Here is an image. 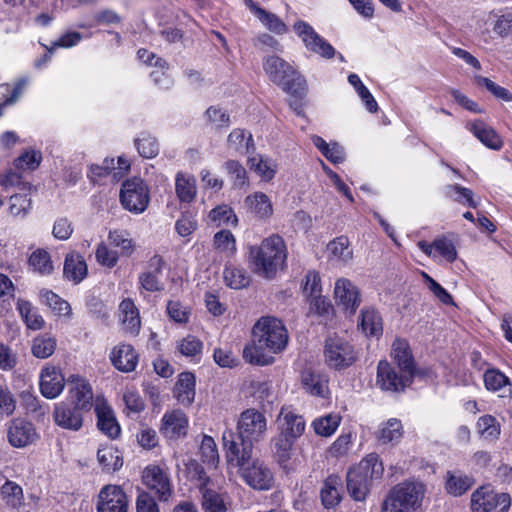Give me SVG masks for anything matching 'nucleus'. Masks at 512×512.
I'll return each mask as SVG.
<instances>
[{"label":"nucleus","mask_w":512,"mask_h":512,"mask_svg":"<svg viewBox=\"0 0 512 512\" xmlns=\"http://www.w3.org/2000/svg\"><path fill=\"white\" fill-rule=\"evenodd\" d=\"M17 310L29 329L38 330L43 327L44 319L29 301L18 299Z\"/></svg>","instance_id":"nucleus-46"},{"label":"nucleus","mask_w":512,"mask_h":512,"mask_svg":"<svg viewBox=\"0 0 512 512\" xmlns=\"http://www.w3.org/2000/svg\"><path fill=\"white\" fill-rule=\"evenodd\" d=\"M66 382L71 404L83 411H89L92 407L93 390L88 380L79 375H70Z\"/></svg>","instance_id":"nucleus-16"},{"label":"nucleus","mask_w":512,"mask_h":512,"mask_svg":"<svg viewBox=\"0 0 512 512\" xmlns=\"http://www.w3.org/2000/svg\"><path fill=\"white\" fill-rule=\"evenodd\" d=\"M248 165L251 170H254L266 181L271 180L275 176L276 164L272 160L264 159L261 155L249 157Z\"/></svg>","instance_id":"nucleus-52"},{"label":"nucleus","mask_w":512,"mask_h":512,"mask_svg":"<svg viewBox=\"0 0 512 512\" xmlns=\"http://www.w3.org/2000/svg\"><path fill=\"white\" fill-rule=\"evenodd\" d=\"M358 465L364 466L363 468L365 469L362 472L366 474L371 481L380 479L383 475L384 467L376 453L368 454Z\"/></svg>","instance_id":"nucleus-61"},{"label":"nucleus","mask_w":512,"mask_h":512,"mask_svg":"<svg viewBox=\"0 0 512 512\" xmlns=\"http://www.w3.org/2000/svg\"><path fill=\"white\" fill-rule=\"evenodd\" d=\"M162 263L163 260L160 256H153L150 260V266L154 267L155 270L144 272L139 276V283L146 291L156 292L163 289V285L158 277V274L161 272Z\"/></svg>","instance_id":"nucleus-39"},{"label":"nucleus","mask_w":512,"mask_h":512,"mask_svg":"<svg viewBox=\"0 0 512 512\" xmlns=\"http://www.w3.org/2000/svg\"><path fill=\"white\" fill-rule=\"evenodd\" d=\"M474 136L479 139L486 147L499 150L502 147V140L496 131L486 125L481 120H476L471 124L470 128Z\"/></svg>","instance_id":"nucleus-35"},{"label":"nucleus","mask_w":512,"mask_h":512,"mask_svg":"<svg viewBox=\"0 0 512 512\" xmlns=\"http://www.w3.org/2000/svg\"><path fill=\"white\" fill-rule=\"evenodd\" d=\"M334 294L338 305H341L346 313L353 315L361 303V295L358 287L346 278H340L335 283Z\"/></svg>","instance_id":"nucleus-18"},{"label":"nucleus","mask_w":512,"mask_h":512,"mask_svg":"<svg viewBox=\"0 0 512 512\" xmlns=\"http://www.w3.org/2000/svg\"><path fill=\"white\" fill-rule=\"evenodd\" d=\"M328 377L325 374L305 370L301 376V383L306 392L313 396L326 398L329 394Z\"/></svg>","instance_id":"nucleus-27"},{"label":"nucleus","mask_w":512,"mask_h":512,"mask_svg":"<svg viewBox=\"0 0 512 512\" xmlns=\"http://www.w3.org/2000/svg\"><path fill=\"white\" fill-rule=\"evenodd\" d=\"M196 378L191 372H182L174 387V397L183 406H190L195 399Z\"/></svg>","instance_id":"nucleus-26"},{"label":"nucleus","mask_w":512,"mask_h":512,"mask_svg":"<svg viewBox=\"0 0 512 512\" xmlns=\"http://www.w3.org/2000/svg\"><path fill=\"white\" fill-rule=\"evenodd\" d=\"M391 355L399 370L404 372L408 370L412 376H415V363L410 346L406 340L396 339L392 344Z\"/></svg>","instance_id":"nucleus-30"},{"label":"nucleus","mask_w":512,"mask_h":512,"mask_svg":"<svg viewBox=\"0 0 512 512\" xmlns=\"http://www.w3.org/2000/svg\"><path fill=\"white\" fill-rule=\"evenodd\" d=\"M119 309L123 315L122 322L125 330L132 335L138 334L141 321L139 311L134 302L130 298H126L120 303Z\"/></svg>","instance_id":"nucleus-36"},{"label":"nucleus","mask_w":512,"mask_h":512,"mask_svg":"<svg viewBox=\"0 0 512 512\" xmlns=\"http://www.w3.org/2000/svg\"><path fill=\"white\" fill-rule=\"evenodd\" d=\"M435 257L437 255L452 263L457 259V250L454 243L447 237H438L433 241Z\"/></svg>","instance_id":"nucleus-64"},{"label":"nucleus","mask_w":512,"mask_h":512,"mask_svg":"<svg viewBox=\"0 0 512 512\" xmlns=\"http://www.w3.org/2000/svg\"><path fill=\"white\" fill-rule=\"evenodd\" d=\"M97 459L103 471L111 473L123 466V459L117 449L112 446H104L98 449Z\"/></svg>","instance_id":"nucleus-41"},{"label":"nucleus","mask_w":512,"mask_h":512,"mask_svg":"<svg viewBox=\"0 0 512 512\" xmlns=\"http://www.w3.org/2000/svg\"><path fill=\"white\" fill-rule=\"evenodd\" d=\"M0 495L6 505L18 508L23 503V490L16 482L7 480L0 488Z\"/></svg>","instance_id":"nucleus-49"},{"label":"nucleus","mask_w":512,"mask_h":512,"mask_svg":"<svg viewBox=\"0 0 512 512\" xmlns=\"http://www.w3.org/2000/svg\"><path fill=\"white\" fill-rule=\"evenodd\" d=\"M65 378L59 368L46 365L40 373V392L47 399H55L58 397L64 387Z\"/></svg>","instance_id":"nucleus-19"},{"label":"nucleus","mask_w":512,"mask_h":512,"mask_svg":"<svg viewBox=\"0 0 512 512\" xmlns=\"http://www.w3.org/2000/svg\"><path fill=\"white\" fill-rule=\"evenodd\" d=\"M208 223L216 226H232L238 225V217L234 210L227 204H220L209 211L207 215Z\"/></svg>","instance_id":"nucleus-37"},{"label":"nucleus","mask_w":512,"mask_h":512,"mask_svg":"<svg viewBox=\"0 0 512 512\" xmlns=\"http://www.w3.org/2000/svg\"><path fill=\"white\" fill-rule=\"evenodd\" d=\"M263 69L269 79L281 87L292 97H302L306 94L305 78L288 62L278 56H268L263 60Z\"/></svg>","instance_id":"nucleus-3"},{"label":"nucleus","mask_w":512,"mask_h":512,"mask_svg":"<svg viewBox=\"0 0 512 512\" xmlns=\"http://www.w3.org/2000/svg\"><path fill=\"white\" fill-rule=\"evenodd\" d=\"M97 512H128L129 497L119 485L103 486L96 500Z\"/></svg>","instance_id":"nucleus-14"},{"label":"nucleus","mask_w":512,"mask_h":512,"mask_svg":"<svg viewBox=\"0 0 512 512\" xmlns=\"http://www.w3.org/2000/svg\"><path fill=\"white\" fill-rule=\"evenodd\" d=\"M474 479L470 476L463 475L461 473H450L447 474L446 489L448 493L454 496H460L469 490L473 484Z\"/></svg>","instance_id":"nucleus-48"},{"label":"nucleus","mask_w":512,"mask_h":512,"mask_svg":"<svg viewBox=\"0 0 512 512\" xmlns=\"http://www.w3.org/2000/svg\"><path fill=\"white\" fill-rule=\"evenodd\" d=\"M363 465H356L347 473V490L350 496L356 501L365 500L372 481L364 474Z\"/></svg>","instance_id":"nucleus-23"},{"label":"nucleus","mask_w":512,"mask_h":512,"mask_svg":"<svg viewBox=\"0 0 512 512\" xmlns=\"http://www.w3.org/2000/svg\"><path fill=\"white\" fill-rule=\"evenodd\" d=\"M98 429L111 439L117 438L121 433L120 425L117 422L114 411L106 403H97L95 406Z\"/></svg>","instance_id":"nucleus-25"},{"label":"nucleus","mask_w":512,"mask_h":512,"mask_svg":"<svg viewBox=\"0 0 512 512\" xmlns=\"http://www.w3.org/2000/svg\"><path fill=\"white\" fill-rule=\"evenodd\" d=\"M56 346L57 342L54 337L42 334L33 339L31 352L36 358L46 359L55 352Z\"/></svg>","instance_id":"nucleus-47"},{"label":"nucleus","mask_w":512,"mask_h":512,"mask_svg":"<svg viewBox=\"0 0 512 512\" xmlns=\"http://www.w3.org/2000/svg\"><path fill=\"white\" fill-rule=\"evenodd\" d=\"M110 360L117 370L128 373L136 369L139 356L132 345L119 344L112 349Z\"/></svg>","instance_id":"nucleus-24"},{"label":"nucleus","mask_w":512,"mask_h":512,"mask_svg":"<svg viewBox=\"0 0 512 512\" xmlns=\"http://www.w3.org/2000/svg\"><path fill=\"white\" fill-rule=\"evenodd\" d=\"M82 409L61 402L55 406L54 421L63 429L78 431L83 425Z\"/></svg>","instance_id":"nucleus-22"},{"label":"nucleus","mask_w":512,"mask_h":512,"mask_svg":"<svg viewBox=\"0 0 512 512\" xmlns=\"http://www.w3.org/2000/svg\"><path fill=\"white\" fill-rule=\"evenodd\" d=\"M8 442L15 448H24L38 439L34 425L24 419H13L7 430Z\"/></svg>","instance_id":"nucleus-17"},{"label":"nucleus","mask_w":512,"mask_h":512,"mask_svg":"<svg viewBox=\"0 0 512 512\" xmlns=\"http://www.w3.org/2000/svg\"><path fill=\"white\" fill-rule=\"evenodd\" d=\"M511 498L507 493H496L490 486H481L472 493L471 509L474 512H491L499 508V512H508Z\"/></svg>","instance_id":"nucleus-11"},{"label":"nucleus","mask_w":512,"mask_h":512,"mask_svg":"<svg viewBox=\"0 0 512 512\" xmlns=\"http://www.w3.org/2000/svg\"><path fill=\"white\" fill-rule=\"evenodd\" d=\"M227 146L240 155L248 154L255 148L252 134L239 128L232 130L228 135Z\"/></svg>","instance_id":"nucleus-34"},{"label":"nucleus","mask_w":512,"mask_h":512,"mask_svg":"<svg viewBox=\"0 0 512 512\" xmlns=\"http://www.w3.org/2000/svg\"><path fill=\"white\" fill-rule=\"evenodd\" d=\"M358 327L366 336L379 337L383 332L382 318L373 308H364L360 314Z\"/></svg>","instance_id":"nucleus-33"},{"label":"nucleus","mask_w":512,"mask_h":512,"mask_svg":"<svg viewBox=\"0 0 512 512\" xmlns=\"http://www.w3.org/2000/svg\"><path fill=\"white\" fill-rule=\"evenodd\" d=\"M402 434L403 430L401 422L392 418L379 429L377 432V439L383 444H388L399 441Z\"/></svg>","instance_id":"nucleus-51"},{"label":"nucleus","mask_w":512,"mask_h":512,"mask_svg":"<svg viewBox=\"0 0 512 512\" xmlns=\"http://www.w3.org/2000/svg\"><path fill=\"white\" fill-rule=\"evenodd\" d=\"M293 29L308 51L325 59L335 56L334 47L320 36L309 23L298 20L294 23Z\"/></svg>","instance_id":"nucleus-12"},{"label":"nucleus","mask_w":512,"mask_h":512,"mask_svg":"<svg viewBox=\"0 0 512 512\" xmlns=\"http://www.w3.org/2000/svg\"><path fill=\"white\" fill-rule=\"evenodd\" d=\"M245 204L257 218L266 220L273 214L270 198L263 192H255L245 198Z\"/></svg>","instance_id":"nucleus-31"},{"label":"nucleus","mask_w":512,"mask_h":512,"mask_svg":"<svg viewBox=\"0 0 512 512\" xmlns=\"http://www.w3.org/2000/svg\"><path fill=\"white\" fill-rule=\"evenodd\" d=\"M224 281L232 289H241L249 284V277L242 268L226 265L223 271Z\"/></svg>","instance_id":"nucleus-55"},{"label":"nucleus","mask_w":512,"mask_h":512,"mask_svg":"<svg viewBox=\"0 0 512 512\" xmlns=\"http://www.w3.org/2000/svg\"><path fill=\"white\" fill-rule=\"evenodd\" d=\"M202 494V507L207 512H226L227 508L222 496L207 486L200 489Z\"/></svg>","instance_id":"nucleus-56"},{"label":"nucleus","mask_w":512,"mask_h":512,"mask_svg":"<svg viewBox=\"0 0 512 512\" xmlns=\"http://www.w3.org/2000/svg\"><path fill=\"white\" fill-rule=\"evenodd\" d=\"M483 382L489 392H500L506 387H511V381L502 371L497 368H489L483 374Z\"/></svg>","instance_id":"nucleus-44"},{"label":"nucleus","mask_w":512,"mask_h":512,"mask_svg":"<svg viewBox=\"0 0 512 512\" xmlns=\"http://www.w3.org/2000/svg\"><path fill=\"white\" fill-rule=\"evenodd\" d=\"M342 417L339 413L331 412L312 421V428L318 436L330 437L338 429Z\"/></svg>","instance_id":"nucleus-40"},{"label":"nucleus","mask_w":512,"mask_h":512,"mask_svg":"<svg viewBox=\"0 0 512 512\" xmlns=\"http://www.w3.org/2000/svg\"><path fill=\"white\" fill-rule=\"evenodd\" d=\"M424 495L425 487L422 483H399L389 491L381 512H415L421 508Z\"/></svg>","instance_id":"nucleus-4"},{"label":"nucleus","mask_w":512,"mask_h":512,"mask_svg":"<svg viewBox=\"0 0 512 512\" xmlns=\"http://www.w3.org/2000/svg\"><path fill=\"white\" fill-rule=\"evenodd\" d=\"M342 480L337 475L328 476L321 488L320 497L325 508H334L342 499Z\"/></svg>","instance_id":"nucleus-28"},{"label":"nucleus","mask_w":512,"mask_h":512,"mask_svg":"<svg viewBox=\"0 0 512 512\" xmlns=\"http://www.w3.org/2000/svg\"><path fill=\"white\" fill-rule=\"evenodd\" d=\"M413 378L408 370L398 371L386 360L379 361L377 365L376 385L383 391H404L412 383Z\"/></svg>","instance_id":"nucleus-9"},{"label":"nucleus","mask_w":512,"mask_h":512,"mask_svg":"<svg viewBox=\"0 0 512 512\" xmlns=\"http://www.w3.org/2000/svg\"><path fill=\"white\" fill-rule=\"evenodd\" d=\"M324 359L328 367L343 370L356 362L357 352L347 340L338 336L329 337L325 341Z\"/></svg>","instance_id":"nucleus-5"},{"label":"nucleus","mask_w":512,"mask_h":512,"mask_svg":"<svg viewBox=\"0 0 512 512\" xmlns=\"http://www.w3.org/2000/svg\"><path fill=\"white\" fill-rule=\"evenodd\" d=\"M253 343L243 349V358L251 364L269 365L273 357L268 353H279L288 343V333L283 323L273 317H262L252 329Z\"/></svg>","instance_id":"nucleus-1"},{"label":"nucleus","mask_w":512,"mask_h":512,"mask_svg":"<svg viewBox=\"0 0 512 512\" xmlns=\"http://www.w3.org/2000/svg\"><path fill=\"white\" fill-rule=\"evenodd\" d=\"M295 441V439H289L287 436L280 433L273 439L274 457L280 467L284 470L289 469L292 448Z\"/></svg>","instance_id":"nucleus-38"},{"label":"nucleus","mask_w":512,"mask_h":512,"mask_svg":"<svg viewBox=\"0 0 512 512\" xmlns=\"http://www.w3.org/2000/svg\"><path fill=\"white\" fill-rule=\"evenodd\" d=\"M279 433L289 439L297 440L305 431L306 422L302 415L297 414L290 407H282L278 418Z\"/></svg>","instance_id":"nucleus-21"},{"label":"nucleus","mask_w":512,"mask_h":512,"mask_svg":"<svg viewBox=\"0 0 512 512\" xmlns=\"http://www.w3.org/2000/svg\"><path fill=\"white\" fill-rule=\"evenodd\" d=\"M185 471L188 479L194 482L195 485L200 489L208 486L210 478L207 476L203 466L194 459H190L185 464Z\"/></svg>","instance_id":"nucleus-59"},{"label":"nucleus","mask_w":512,"mask_h":512,"mask_svg":"<svg viewBox=\"0 0 512 512\" xmlns=\"http://www.w3.org/2000/svg\"><path fill=\"white\" fill-rule=\"evenodd\" d=\"M254 13L270 31L276 34H284L288 31L286 24L277 15L267 12L260 7H254Z\"/></svg>","instance_id":"nucleus-54"},{"label":"nucleus","mask_w":512,"mask_h":512,"mask_svg":"<svg viewBox=\"0 0 512 512\" xmlns=\"http://www.w3.org/2000/svg\"><path fill=\"white\" fill-rule=\"evenodd\" d=\"M328 253L333 260L347 263L353 257V251L347 237L340 236L332 240L327 246Z\"/></svg>","instance_id":"nucleus-45"},{"label":"nucleus","mask_w":512,"mask_h":512,"mask_svg":"<svg viewBox=\"0 0 512 512\" xmlns=\"http://www.w3.org/2000/svg\"><path fill=\"white\" fill-rule=\"evenodd\" d=\"M244 483L257 491H268L274 486V475L264 461L253 458L239 472Z\"/></svg>","instance_id":"nucleus-8"},{"label":"nucleus","mask_w":512,"mask_h":512,"mask_svg":"<svg viewBox=\"0 0 512 512\" xmlns=\"http://www.w3.org/2000/svg\"><path fill=\"white\" fill-rule=\"evenodd\" d=\"M143 483L153 490L160 501H167L172 493L168 475L158 466H148L143 472Z\"/></svg>","instance_id":"nucleus-20"},{"label":"nucleus","mask_w":512,"mask_h":512,"mask_svg":"<svg viewBox=\"0 0 512 512\" xmlns=\"http://www.w3.org/2000/svg\"><path fill=\"white\" fill-rule=\"evenodd\" d=\"M222 439L228 465L236 468L237 472H239L253 459L254 445L239 440L238 436H236L232 430L225 431Z\"/></svg>","instance_id":"nucleus-10"},{"label":"nucleus","mask_w":512,"mask_h":512,"mask_svg":"<svg viewBox=\"0 0 512 512\" xmlns=\"http://www.w3.org/2000/svg\"><path fill=\"white\" fill-rule=\"evenodd\" d=\"M348 82L354 87L357 94L364 102L366 109L371 113L376 112L378 110V104L368 88L363 84L360 77L357 74L352 73L348 76Z\"/></svg>","instance_id":"nucleus-53"},{"label":"nucleus","mask_w":512,"mask_h":512,"mask_svg":"<svg viewBox=\"0 0 512 512\" xmlns=\"http://www.w3.org/2000/svg\"><path fill=\"white\" fill-rule=\"evenodd\" d=\"M445 193L448 197L462 205H467L472 208H476L478 205L473 199V192L458 184L446 186Z\"/></svg>","instance_id":"nucleus-60"},{"label":"nucleus","mask_w":512,"mask_h":512,"mask_svg":"<svg viewBox=\"0 0 512 512\" xmlns=\"http://www.w3.org/2000/svg\"><path fill=\"white\" fill-rule=\"evenodd\" d=\"M175 192L182 203H191L197 195L196 179L192 175L178 172L175 177Z\"/></svg>","instance_id":"nucleus-32"},{"label":"nucleus","mask_w":512,"mask_h":512,"mask_svg":"<svg viewBox=\"0 0 512 512\" xmlns=\"http://www.w3.org/2000/svg\"><path fill=\"white\" fill-rule=\"evenodd\" d=\"M122 206L135 214L143 213L150 202L149 188L141 178H131L123 182L120 190Z\"/></svg>","instance_id":"nucleus-6"},{"label":"nucleus","mask_w":512,"mask_h":512,"mask_svg":"<svg viewBox=\"0 0 512 512\" xmlns=\"http://www.w3.org/2000/svg\"><path fill=\"white\" fill-rule=\"evenodd\" d=\"M135 146L138 153L144 158H154L159 153V143L157 139L150 134L142 133L135 139Z\"/></svg>","instance_id":"nucleus-58"},{"label":"nucleus","mask_w":512,"mask_h":512,"mask_svg":"<svg viewBox=\"0 0 512 512\" xmlns=\"http://www.w3.org/2000/svg\"><path fill=\"white\" fill-rule=\"evenodd\" d=\"M203 349V343L195 336L188 335L177 344V350L181 355L189 358L200 357Z\"/></svg>","instance_id":"nucleus-62"},{"label":"nucleus","mask_w":512,"mask_h":512,"mask_svg":"<svg viewBox=\"0 0 512 512\" xmlns=\"http://www.w3.org/2000/svg\"><path fill=\"white\" fill-rule=\"evenodd\" d=\"M267 431V419L260 411L250 408L240 414L237 422L238 439L252 445L261 441Z\"/></svg>","instance_id":"nucleus-7"},{"label":"nucleus","mask_w":512,"mask_h":512,"mask_svg":"<svg viewBox=\"0 0 512 512\" xmlns=\"http://www.w3.org/2000/svg\"><path fill=\"white\" fill-rule=\"evenodd\" d=\"M29 265L40 275H49L54 269L50 254L44 249H37L30 255Z\"/></svg>","instance_id":"nucleus-50"},{"label":"nucleus","mask_w":512,"mask_h":512,"mask_svg":"<svg viewBox=\"0 0 512 512\" xmlns=\"http://www.w3.org/2000/svg\"><path fill=\"white\" fill-rule=\"evenodd\" d=\"M287 258L285 242L278 234L270 235L259 245L249 247V263L254 272L264 278H273Z\"/></svg>","instance_id":"nucleus-2"},{"label":"nucleus","mask_w":512,"mask_h":512,"mask_svg":"<svg viewBox=\"0 0 512 512\" xmlns=\"http://www.w3.org/2000/svg\"><path fill=\"white\" fill-rule=\"evenodd\" d=\"M214 248L226 257L232 258L237 252L236 238L230 230H220L213 236Z\"/></svg>","instance_id":"nucleus-43"},{"label":"nucleus","mask_w":512,"mask_h":512,"mask_svg":"<svg viewBox=\"0 0 512 512\" xmlns=\"http://www.w3.org/2000/svg\"><path fill=\"white\" fill-rule=\"evenodd\" d=\"M97 262L105 267L113 268L118 263L120 254L113 250L109 243L100 242L95 252Z\"/></svg>","instance_id":"nucleus-63"},{"label":"nucleus","mask_w":512,"mask_h":512,"mask_svg":"<svg viewBox=\"0 0 512 512\" xmlns=\"http://www.w3.org/2000/svg\"><path fill=\"white\" fill-rule=\"evenodd\" d=\"M108 243L119 249L120 256L129 257L135 250V242L126 230H112L108 233Z\"/></svg>","instance_id":"nucleus-42"},{"label":"nucleus","mask_w":512,"mask_h":512,"mask_svg":"<svg viewBox=\"0 0 512 512\" xmlns=\"http://www.w3.org/2000/svg\"><path fill=\"white\" fill-rule=\"evenodd\" d=\"M189 419L180 409L166 411L161 419L160 433L169 440H178L187 435Z\"/></svg>","instance_id":"nucleus-15"},{"label":"nucleus","mask_w":512,"mask_h":512,"mask_svg":"<svg viewBox=\"0 0 512 512\" xmlns=\"http://www.w3.org/2000/svg\"><path fill=\"white\" fill-rule=\"evenodd\" d=\"M87 272V264L80 254L72 252L66 255L63 275L67 280L78 284L87 276Z\"/></svg>","instance_id":"nucleus-29"},{"label":"nucleus","mask_w":512,"mask_h":512,"mask_svg":"<svg viewBox=\"0 0 512 512\" xmlns=\"http://www.w3.org/2000/svg\"><path fill=\"white\" fill-rule=\"evenodd\" d=\"M42 302L51 308L58 315H69L71 313L70 304L55 294L51 290H42L40 292Z\"/></svg>","instance_id":"nucleus-57"},{"label":"nucleus","mask_w":512,"mask_h":512,"mask_svg":"<svg viewBox=\"0 0 512 512\" xmlns=\"http://www.w3.org/2000/svg\"><path fill=\"white\" fill-rule=\"evenodd\" d=\"M293 29L308 51L325 59L335 56L334 47L320 36L309 23L298 20L294 23Z\"/></svg>","instance_id":"nucleus-13"}]
</instances>
